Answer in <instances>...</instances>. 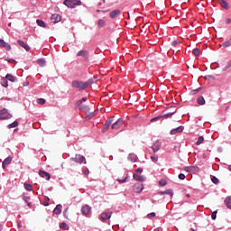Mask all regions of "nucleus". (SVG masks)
Listing matches in <instances>:
<instances>
[{"mask_svg": "<svg viewBox=\"0 0 231 231\" xmlns=\"http://www.w3.org/2000/svg\"><path fill=\"white\" fill-rule=\"evenodd\" d=\"M71 87L74 89H78L79 91H84L85 89H88V87H86V82L80 80H73L71 82Z\"/></svg>", "mask_w": 231, "mask_h": 231, "instance_id": "nucleus-1", "label": "nucleus"}, {"mask_svg": "<svg viewBox=\"0 0 231 231\" xmlns=\"http://www.w3.org/2000/svg\"><path fill=\"white\" fill-rule=\"evenodd\" d=\"M12 116H13L8 112V109L4 108L0 110V120H10Z\"/></svg>", "mask_w": 231, "mask_h": 231, "instance_id": "nucleus-2", "label": "nucleus"}, {"mask_svg": "<svg viewBox=\"0 0 231 231\" xmlns=\"http://www.w3.org/2000/svg\"><path fill=\"white\" fill-rule=\"evenodd\" d=\"M77 57H83L85 60V62H89V51L86 50H81L78 51Z\"/></svg>", "mask_w": 231, "mask_h": 231, "instance_id": "nucleus-3", "label": "nucleus"}, {"mask_svg": "<svg viewBox=\"0 0 231 231\" xmlns=\"http://www.w3.org/2000/svg\"><path fill=\"white\" fill-rule=\"evenodd\" d=\"M124 125V118L120 117L111 125V129H120Z\"/></svg>", "mask_w": 231, "mask_h": 231, "instance_id": "nucleus-4", "label": "nucleus"}, {"mask_svg": "<svg viewBox=\"0 0 231 231\" xmlns=\"http://www.w3.org/2000/svg\"><path fill=\"white\" fill-rule=\"evenodd\" d=\"M152 149L153 153L156 154V152L162 149V142H160V140H156L152 145Z\"/></svg>", "mask_w": 231, "mask_h": 231, "instance_id": "nucleus-5", "label": "nucleus"}, {"mask_svg": "<svg viewBox=\"0 0 231 231\" xmlns=\"http://www.w3.org/2000/svg\"><path fill=\"white\" fill-rule=\"evenodd\" d=\"M184 171H186V172H193L194 174H196V172H199L200 169L198 166H185Z\"/></svg>", "mask_w": 231, "mask_h": 231, "instance_id": "nucleus-6", "label": "nucleus"}, {"mask_svg": "<svg viewBox=\"0 0 231 231\" xmlns=\"http://www.w3.org/2000/svg\"><path fill=\"white\" fill-rule=\"evenodd\" d=\"M51 21L54 24H57V23H60V21H62V16H60L59 14H51Z\"/></svg>", "mask_w": 231, "mask_h": 231, "instance_id": "nucleus-7", "label": "nucleus"}, {"mask_svg": "<svg viewBox=\"0 0 231 231\" xmlns=\"http://www.w3.org/2000/svg\"><path fill=\"white\" fill-rule=\"evenodd\" d=\"M142 190H143V183L138 182L134 185V192H135V194H140V192H142Z\"/></svg>", "mask_w": 231, "mask_h": 231, "instance_id": "nucleus-8", "label": "nucleus"}, {"mask_svg": "<svg viewBox=\"0 0 231 231\" xmlns=\"http://www.w3.org/2000/svg\"><path fill=\"white\" fill-rule=\"evenodd\" d=\"M0 48H5L6 51H10L12 50V45L10 43L5 42V40L0 39Z\"/></svg>", "mask_w": 231, "mask_h": 231, "instance_id": "nucleus-9", "label": "nucleus"}, {"mask_svg": "<svg viewBox=\"0 0 231 231\" xmlns=\"http://www.w3.org/2000/svg\"><path fill=\"white\" fill-rule=\"evenodd\" d=\"M72 161L75 162L76 163H82L83 162L86 161V157L80 154H76L75 157H72Z\"/></svg>", "mask_w": 231, "mask_h": 231, "instance_id": "nucleus-10", "label": "nucleus"}, {"mask_svg": "<svg viewBox=\"0 0 231 231\" xmlns=\"http://www.w3.org/2000/svg\"><path fill=\"white\" fill-rule=\"evenodd\" d=\"M39 175L41 176V178H44L47 181H50L51 176L50 175V173L48 171H44L42 170L39 171Z\"/></svg>", "mask_w": 231, "mask_h": 231, "instance_id": "nucleus-11", "label": "nucleus"}, {"mask_svg": "<svg viewBox=\"0 0 231 231\" xmlns=\"http://www.w3.org/2000/svg\"><path fill=\"white\" fill-rule=\"evenodd\" d=\"M184 129H185V126L180 125L177 128L171 129V132H170V134L174 135V134H178V133H183Z\"/></svg>", "mask_w": 231, "mask_h": 231, "instance_id": "nucleus-12", "label": "nucleus"}, {"mask_svg": "<svg viewBox=\"0 0 231 231\" xmlns=\"http://www.w3.org/2000/svg\"><path fill=\"white\" fill-rule=\"evenodd\" d=\"M89 212H91V208L89 205H85L81 208V213L83 216H88Z\"/></svg>", "mask_w": 231, "mask_h": 231, "instance_id": "nucleus-13", "label": "nucleus"}, {"mask_svg": "<svg viewBox=\"0 0 231 231\" xmlns=\"http://www.w3.org/2000/svg\"><path fill=\"white\" fill-rule=\"evenodd\" d=\"M112 214H113V212H103L101 214V219L103 221H107V219H111Z\"/></svg>", "mask_w": 231, "mask_h": 231, "instance_id": "nucleus-14", "label": "nucleus"}, {"mask_svg": "<svg viewBox=\"0 0 231 231\" xmlns=\"http://www.w3.org/2000/svg\"><path fill=\"white\" fill-rule=\"evenodd\" d=\"M53 214L56 216H60V214L62 213V205L61 204H58L55 208L53 209Z\"/></svg>", "mask_w": 231, "mask_h": 231, "instance_id": "nucleus-15", "label": "nucleus"}, {"mask_svg": "<svg viewBox=\"0 0 231 231\" xmlns=\"http://www.w3.org/2000/svg\"><path fill=\"white\" fill-rule=\"evenodd\" d=\"M133 178L134 180H135V181H145L146 180V178L143 175H139L137 173H134Z\"/></svg>", "mask_w": 231, "mask_h": 231, "instance_id": "nucleus-16", "label": "nucleus"}, {"mask_svg": "<svg viewBox=\"0 0 231 231\" xmlns=\"http://www.w3.org/2000/svg\"><path fill=\"white\" fill-rule=\"evenodd\" d=\"M17 43L19 44V46H21L22 48L25 49V51H30V45H28L26 42H24L23 41L18 40Z\"/></svg>", "mask_w": 231, "mask_h": 231, "instance_id": "nucleus-17", "label": "nucleus"}, {"mask_svg": "<svg viewBox=\"0 0 231 231\" xmlns=\"http://www.w3.org/2000/svg\"><path fill=\"white\" fill-rule=\"evenodd\" d=\"M63 5L68 8H76L75 4H73L72 0H64Z\"/></svg>", "mask_w": 231, "mask_h": 231, "instance_id": "nucleus-18", "label": "nucleus"}, {"mask_svg": "<svg viewBox=\"0 0 231 231\" xmlns=\"http://www.w3.org/2000/svg\"><path fill=\"white\" fill-rule=\"evenodd\" d=\"M76 107H79V111H85L86 113H89V106L85 105H76Z\"/></svg>", "mask_w": 231, "mask_h": 231, "instance_id": "nucleus-19", "label": "nucleus"}, {"mask_svg": "<svg viewBox=\"0 0 231 231\" xmlns=\"http://www.w3.org/2000/svg\"><path fill=\"white\" fill-rule=\"evenodd\" d=\"M121 14L120 10L116 9L110 13L111 19H116L117 16H119Z\"/></svg>", "mask_w": 231, "mask_h": 231, "instance_id": "nucleus-20", "label": "nucleus"}, {"mask_svg": "<svg viewBox=\"0 0 231 231\" xmlns=\"http://www.w3.org/2000/svg\"><path fill=\"white\" fill-rule=\"evenodd\" d=\"M5 79L9 80V82H17V77L12 75V74H6Z\"/></svg>", "mask_w": 231, "mask_h": 231, "instance_id": "nucleus-21", "label": "nucleus"}, {"mask_svg": "<svg viewBox=\"0 0 231 231\" xmlns=\"http://www.w3.org/2000/svg\"><path fill=\"white\" fill-rule=\"evenodd\" d=\"M10 163H12V157H7L4 160V162H2V167L3 169H5V167H6V165H10Z\"/></svg>", "mask_w": 231, "mask_h": 231, "instance_id": "nucleus-22", "label": "nucleus"}, {"mask_svg": "<svg viewBox=\"0 0 231 231\" xmlns=\"http://www.w3.org/2000/svg\"><path fill=\"white\" fill-rule=\"evenodd\" d=\"M160 194H162V196H165V194H168L169 196H171V198H172V196H174V191H172V189H166L161 191Z\"/></svg>", "mask_w": 231, "mask_h": 231, "instance_id": "nucleus-23", "label": "nucleus"}, {"mask_svg": "<svg viewBox=\"0 0 231 231\" xmlns=\"http://www.w3.org/2000/svg\"><path fill=\"white\" fill-rule=\"evenodd\" d=\"M224 203H225L226 208L231 209V196L226 197V199L224 200Z\"/></svg>", "mask_w": 231, "mask_h": 231, "instance_id": "nucleus-24", "label": "nucleus"}, {"mask_svg": "<svg viewBox=\"0 0 231 231\" xmlns=\"http://www.w3.org/2000/svg\"><path fill=\"white\" fill-rule=\"evenodd\" d=\"M220 6H222L224 10H228L230 8V6L228 5V3L226 0L220 1Z\"/></svg>", "mask_w": 231, "mask_h": 231, "instance_id": "nucleus-25", "label": "nucleus"}, {"mask_svg": "<svg viewBox=\"0 0 231 231\" xmlns=\"http://www.w3.org/2000/svg\"><path fill=\"white\" fill-rule=\"evenodd\" d=\"M128 160L133 162V163H136L137 157L134 153H129Z\"/></svg>", "mask_w": 231, "mask_h": 231, "instance_id": "nucleus-26", "label": "nucleus"}, {"mask_svg": "<svg viewBox=\"0 0 231 231\" xmlns=\"http://www.w3.org/2000/svg\"><path fill=\"white\" fill-rule=\"evenodd\" d=\"M37 64L41 66V68H44V66H46V60L44 59L40 58L37 60Z\"/></svg>", "mask_w": 231, "mask_h": 231, "instance_id": "nucleus-27", "label": "nucleus"}, {"mask_svg": "<svg viewBox=\"0 0 231 231\" xmlns=\"http://www.w3.org/2000/svg\"><path fill=\"white\" fill-rule=\"evenodd\" d=\"M197 104H199V106H205V97H203V96L199 97Z\"/></svg>", "mask_w": 231, "mask_h": 231, "instance_id": "nucleus-28", "label": "nucleus"}, {"mask_svg": "<svg viewBox=\"0 0 231 231\" xmlns=\"http://www.w3.org/2000/svg\"><path fill=\"white\" fill-rule=\"evenodd\" d=\"M109 127H111V123H109V121H106L102 128L103 133H106Z\"/></svg>", "mask_w": 231, "mask_h": 231, "instance_id": "nucleus-29", "label": "nucleus"}, {"mask_svg": "<svg viewBox=\"0 0 231 231\" xmlns=\"http://www.w3.org/2000/svg\"><path fill=\"white\" fill-rule=\"evenodd\" d=\"M1 86H3V88H8V79L6 77L1 79Z\"/></svg>", "mask_w": 231, "mask_h": 231, "instance_id": "nucleus-30", "label": "nucleus"}, {"mask_svg": "<svg viewBox=\"0 0 231 231\" xmlns=\"http://www.w3.org/2000/svg\"><path fill=\"white\" fill-rule=\"evenodd\" d=\"M23 187L25 189V190H27L28 192H32V190H33V187L32 186V184H28V183H24Z\"/></svg>", "mask_w": 231, "mask_h": 231, "instance_id": "nucleus-31", "label": "nucleus"}, {"mask_svg": "<svg viewBox=\"0 0 231 231\" xmlns=\"http://www.w3.org/2000/svg\"><path fill=\"white\" fill-rule=\"evenodd\" d=\"M17 125H19V122L18 121H14V122L9 124L7 125V128L8 129H14V127H17Z\"/></svg>", "mask_w": 231, "mask_h": 231, "instance_id": "nucleus-32", "label": "nucleus"}, {"mask_svg": "<svg viewBox=\"0 0 231 231\" xmlns=\"http://www.w3.org/2000/svg\"><path fill=\"white\" fill-rule=\"evenodd\" d=\"M36 23L38 24V26H41V28H46V23H44V21L42 20H36Z\"/></svg>", "mask_w": 231, "mask_h": 231, "instance_id": "nucleus-33", "label": "nucleus"}, {"mask_svg": "<svg viewBox=\"0 0 231 231\" xmlns=\"http://www.w3.org/2000/svg\"><path fill=\"white\" fill-rule=\"evenodd\" d=\"M92 84H95V79H89L85 82L87 88H89Z\"/></svg>", "mask_w": 231, "mask_h": 231, "instance_id": "nucleus-34", "label": "nucleus"}, {"mask_svg": "<svg viewBox=\"0 0 231 231\" xmlns=\"http://www.w3.org/2000/svg\"><path fill=\"white\" fill-rule=\"evenodd\" d=\"M84 102H88V97H82L81 99L78 100L76 103V106H80L82 104H84Z\"/></svg>", "mask_w": 231, "mask_h": 231, "instance_id": "nucleus-35", "label": "nucleus"}, {"mask_svg": "<svg viewBox=\"0 0 231 231\" xmlns=\"http://www.w3.org/2000/svg\"><path fill=\"white\" fill-rule=\"evenodd\" d=\"M201 89H202L201 87L198 88L197 89H193L190 91L189 95H191V96L197 95V93H199L201 91Z\"/></svg>", "mask_w": 231, "mask_h": 231, "instance_id": "nucleus-36", "label": "nucleus"}, {"mask_svg": "<svg viewBox=\"0 0 231 231\" xmlns=\"http://www.w3.org/2000/svg\"><path fill=\"white\" fill-rule=\"evenodd\" d=\"M220 46H223V48H230L231 42H229V40H227L224 42Z\"/></svg>", "mask_w": 231, "mask_h": 231, "instance_id": "nucleus-37", "label": "nucleus"}, {"mask_svg": "<svg viewBox=\"0 0 231 231\" xmlns=\"http://www.w3.org/2000/svg\"><path fill=\"white\" fill-rule=\"evenodd\" d=\"M204 142H205V137L199 136V137L198 138V141H197L196 144H197V145H201V143H203Z\"/></svg>", "mask_w": 231, "mask_h": 231, "instance_id": "nucleus-38", "label": "nucleus"}, {"mask_svg": "<svg viewBox=\"0 0 231 231\" xmlns=\"http://www.w3.org/2000/svg\"><path fill=\"white\" fill-rule=\"evenodd\" d=\"M192 53H193V55H195V57H199L200 51H199V49L195 48V49H193Z\"/></svg>", "mask_w": 231, "mask_h": 231, "instance_id": "nucleus-39", "label": "nucleus"}, {"mask_svg": "<svg viewBox=\"0 0 231 231\" xmlns=\"http://www.w3.org/2000/svg\"><path fill=\"white\" fill-rule=\"evenodd\" d=\"M97 24L100 26V28H104V26H106V21L100 19L98 20Z\"/></svg>", "mask_w": 231, "mask_h": 231, "instance_id": "nucleus-40", "label": "nucleus"}, {"mask_svg": "<svg viewBox=\"0 0 231 231\" xmlns=\"http://www.w3.org/2000/svg\"><path fill=\"white\" fill-rule=\"evenodd\" d=\"M72 3L74 5V6H80V5H82V1L81 0H72Z\"/></svg>", "mask_w": 231, "mask_h": 231, "instance_id": "nucleus-41", "label": "nucleus"}, {"mask_svg": "<svg viewBox=\"0 0 231 231\" xmlns=\"http://www.w3.org/2000/svg\"><path fill=\"white\" fill-rule=\"evenodd\" d=\"M205 80H216V78L212 75H207L204 77Z\"/></svg>", "mask_w": 231, "mask_h": 231, "instance_id": "nucleus-42", "label": "nucleus"}, {"mask_svg": "<svg viewBox=\"0 0 231 231\" xmlns=\"http://www.w3.org/2000/svg\"><path fill=\"white\" fill-rule=\"evenodd\" d=\"M211 181L215 184L217 185L219 183V179H217L216 176H213L211 178Z\"/></svg>", "mask_w": 231, "mask_h": 231, "instance_id": "nucleus-43", "label": "nucleus"}, {"mask_svg": "<svg viewBox=\"0 0 231 231\" xmlns=\"http://www.w3.org/2000/svg\"><path fill=\"white\" fill-rule=\"evenodd\" d=\"M174 113H176V112L166 113L164 115H162V118H169V116H172V115H174Z\"/></svg>", "mask_w": 231, "mask_h": 231, "instance_id": "nucleus-44", "label": "nucleus"}, {"mask_svg": "<svg viewBox=\"0 0 231 231\" xmlns=\"http://www.w3.org/2000/svg\"><path fill=\"white\" fill-rule=\"evenodd\" d=\"M60 228L61 230H66V228H68V224H66V222H62L60 225Z\"/></svg>", "mask_w": 231, "mask_h": 231, "instance_id": "nucleus-45", "label": "nucleus"}, {"mask_svg": "<svg viewBox=\"0 0 231 231\" xmlns=\"http://www.w3.org/2000/svg\"><path fill=\"white\" fill-rule=\"evenodd\" d=\"M217 217V210L213 211L211 214V218L213 219V221H216Z\"/></svg>", "mask_w": 231, "mask_h": 231, "instance_id": "nucleus-46", "label": "nucleus"}, {"mask_svg": "<svg viewBox=\"0 0 231 231\" xmlns=\"http://www.w3.org/2000/svg\"><path fill=\"white\" fill-rule=\"evenodd\" d=\"M231 67V60L228 61L227 65L225 66L223 69H222V71H226V69H229Z\"/></svg>", "mask_w": 231, "mask_h": 231, "instance_id": "nucleus-47", "label": "nucleus"}, {"mask_svg": "<svg viewBox=\"0 0 231 231\" xmlns=\"http://www.w3.org/2000/svg\"><path fill=\"white\" fill-rule=\"evenodd\" d=\"M151 160H152V162H153V163H157V162H158V155H152L151 156Z\"/></svg>", "mask_w": 231, "mask_h": 231, "instance_id": "nucleus-48", "label": "nucleus"}, {"mask_svg": "<svg viewBox=\"0 0 231 231\" xmlns=\"http://www.w3.org/2000/svg\"><path fill=\"white\" fill-rule=\"evenodd\" d=\"M37 102L41 106H43V104H46V99H44V98H38Z\"/></svg>", "mask_w": 231, "mask_h": 231, "instance_id": "nucleus-49", "label": "nucleus"}, {"mask_svg": "<svg viewBox=\"0 0 231 231\" xmlns=\"http://www.w3.org/2000/svg\"><path fill=\"white\" fill-rule=\"evenodd\" d=\"M93 116H95V112L89 113V114L86 116V118H87V120H91V118H93Z\"/></svg>", "mask_w": 231, "mask_h": 231, "instance_id": "nucleus-50", "label": "nucleus"}, {"mask_svg": "<svg viewBox=\"0 0 231 231\" xmlns=\"http://www.w3.org/2000/svg\"><path fill=\"white\" fill-rule=\"evenodd\" d=\"M161 118H162V115L152 118V119H151V122H156L157 120H160Z\"/></svg>", "mask_w": 231, "mask_h": 231, "instance_id": "nucleus-51", "label": "nucleus"}, {"mask_svg": "<svg viewBox=\"0 0 231 231\" xmlns=\"http://www.w3.org/2000/svg\"><path fill=\"white\" fill-rule=\"evenodd\" d=\"M127 178L129 177H125V179H117L118 183H125V181H127Z\"/></svg>", "mask_w": 231, "mask_h": 231, "instance_id": "nucleus-52", "label": "nucleus"}, {"mask_svg": "<svg viewBox=\"0 0 231 231\" xmlns=\"http://www.w3.org/2000/svg\"><path fill=\"white\" fill-rule=\"evenodd\" d=\"M147 217H148L149 219H151V217H156V213L152 212V213H150V214L147 215Z\"/></svg>", "mask_w": 231, "mask_h": 231, "instance_id": "nucleus-53", "label": "nucleus"}, {"mask_svg": "<svg viewBox=\"0 0 231 231\" xmlns=\"http://www.w3.org/2000/svg\"><path fill=\"white\" fill-rule=\"evenodd\" d=\"M69 208H67L64 211H63V216L64 217H66V219H68V210Z\"/></svg>", "mask_w": 231, "mask_h": 231, "instance_id": "nucleus-54", "label": "nucleus"}, {"mask_svg": "<svg viewBox=\"0 0 231 231\" xmlns=\"http://www.w3.org/2000/svg\"><path fill=\"white\" fill-rule=\"evenodd\" d=\"M5 60H6L7 62H10L11 64H14V63H15V60H14V59H5Z\"/></svg>", "mask_w": 231, "mask_h": 231, "instance_id": "nucleus-55", "label": "nucleus"}, {"mask_svg": "<svg viewBox=\"0 0 231 231\" xmlns=\"http://www.w3.org/2000/svg\"><path fill=\"white\" fill-rule=\"evenodd\" d=\"M178 177H179V180H185L186 178L183 173H180Z\"/></svg>", "mask_w": 231, "mask_h": 231, "instance_id": "nucleus-56", "label": "nucleus"}, {"mask_svg": "<svg viewBox=\"0 0 231 231\" xmlns=\"http://www.w3.org/2000/svg\"><path fill=\"white\" fill-rule=\"evenodd\" d=\"M28 199H30V198H28L27 196H23V200L25 203H28Z\"/></svg>", "mask_w": 231, "mask_h": 231, "instance_id": "nucleus-57", "label": "nucleus"}, {"mask_svg": "<svg viewBox=\"0 0 231 231\" xmlns=\"http://www.w3.org/2000/svg\"><path fill=\"white\" fill-rule=\"evenodd\" d=\"M135 172H139L140 174H142V172H143V169L138 168L135 170Z\"/></svg>", "mask_w": 231, "mask_h": 231, "instance_id": "nucleus-58", "label": "nucleus"}, {"mask_svg": "<svg viewBox=\"0 0 231 231\" xmlns=\"http://www.w3.org/2000/svg\"><path fill=\"white\" fill-rule=\"evenodd\" d=\"M114 116L109 117L106 121L109 122V124H113Z\"/></svg>", "mask_w": 231, "mask_h": 231, "instance_id": "nucleus-59", "label": "nucleus"}, {"mask_svg": "<svg viewBox=\"0 0 231 231\" xmlns=\"http://www.w3.org/2000/svg\"><path fill=\"white\" fill-rule=\"evenodd\" d=\"M83 173L85 174V176H88L89 175V170L83 171Z\"/></svg>", "mask_w": 231, "mask_h": 231, "instance_id": "nucleus-60", "label": "nucleus"}, {"mask_svg": "<svg viewBox=\"0 0 231 231\" xmlns=\"http://www.w3.org/2000/svg\"><path fill=\"white\" fill-rule=\"evenodd\" d=\"M178 44V40H174L172 42H171V46H176Z\"/></svg>", "mask_w": 231, "mask_h": 231, "instance_id": "nucleus-61", "label": "nucleus"}, {"mask_svg": "<svg viewBox=\"0 0 231 231\" xmlns=\"http://www.w3.org/2000/svg\"><path fill=\"white\" fill-rule=\"evenodd\" d=\"M226 24H230L231 23V19L230 18H226Z\"/></svg>", "mask_w": 231, "mask_h": 231, "instance_id": "nucleus-62", "label": "nucleus"}, {"mask_svg": "<svg viewBox=\"0 0 231 231\" xmlns=\"http://www.w3.org/2000/svg\"><path fill=\"white\" fill-rule=\"evenodd\" d=\"M159 183H160V185H161L162 187H165V185H167L166 182H162V181H160Z\"/></svg>", "mask_w": 231, "mask_h": 231, "instance_id": "nucleus-63", "label": "nucleus"}, {"mask_svg": "<svg viewBox=\"0 0 231 231\" xmlns=\"http://www.w3.org/2000/svg\"><path fill=\"white\" fill-rule=\"evenodd\" d=\"M217 152H223V147H218V148H217Z\"/></svg>", "mask_w": 231, "mask_h": 231, "instance_id": "nucleus-64", "label": "nucleus"}]
</instances>
